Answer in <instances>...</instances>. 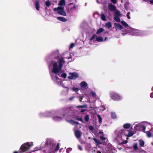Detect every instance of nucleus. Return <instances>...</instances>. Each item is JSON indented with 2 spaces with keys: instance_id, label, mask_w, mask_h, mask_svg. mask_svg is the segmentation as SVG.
Returning <instances> with one entry per match:
<instances>
[{
  "instance_id": "nucleus-29",
  "label": "nucleus",
  "mask_w": 153,
  "mask_h": 153,
  "mask_svg": "<svg viewBox=\"0 0 153 153\" xmlns=\"http://www.w3.org/2000/svg\"><path fill=\"white\" fill-rule=\"evenodd\" d=\"M111 117L113 119H115L117 117L116 114L114 112H112L111 113Z\"/></svg>"
},
{
  "instance_id": "nucleus-27",
  "label": "nucleus",
  "mask_w": 153,
  "mask_h": 153,
  "mask_svg": "<svg viewBox=\"0 0 153 153\" xmlns=\"http://www.w3.org/2000/svg\"><path fill=\"white\" fill-rule=\"evenodd\" d=\"M137 145V143H134L133 146V148H134V150L135 151H137L138 149Z\"/></svg>"
},
{
  "instance_id": "nucleus-3",
  "label": "nucleus",
  "mask_w": 153,
  "mask_h": 153,
  "mask_svg": "<svg viewBox=\"0 0 153 153\" xmlns=\"http://www.w3.org/2000/svg\"><path fill=\"white\" fill-rule=\"evenodd\" d=\"M49 149L48 150V153H55L59 148V144L58 143L56 148H54L53 141L52 139H48V146Z\"/></svg>"
},
{
  "instance_id": "nucleus-4",
  "label": "nucleus",
  "mask_w": 153,
  "mask_h": 153,
  "mask_svg": "<svg viewBox=\"0 0 153 153\" xmlns=\"http://www.w3.org/2000/svg\"><path fill=\"white\" fill-rule=\"evenodd\" d=\"M108 39V38L105 37L104 39L101 36H98L96 34L93 35L90 39V43L92 44L93 43H96L97 42H103Z\"/></svg>"
},
{
  "instance_id": "nucleus-8",
  "label": "nucleus",
  "mask_w": 153,
  "mask_h": 153,
  "mask_svg": "<svg viewBox=\"0 0 153 153\" xmlns=\"http://www.w3.org/2000/svg\"><path fill=\"white\" fill-rule=\"evenodd\" d=\"M53 10L57 11V13L60 15L65 16L66 15V13L64 11V7H59L57 8H54Z\"/></svg>"
},
{
  "instance_id": "nucleus-37",
  "label": "nucleus",
  "mask_w": 153,
  "mask_h": 153,
  "mask_svg": "<svg viewBox=\"0 0 153 153\" xmlns=\"http://www.w3.org/2000/svg\"><path fill=\"white\" fill-rule=\"evenodd\" d=\"M76 107L77 108H86L87 107V105H80L79 106H77Z\"/></svg>"
},
{
  "instance_id": "nucleus-21",
  "label": "nucleus",
  "mask_w": 153,
  "mask_h": 153,
  "mask_svg": "<svg viewBox=\"0 0 153 153\" xmlns=\"http://www.w3.org/2000/svg\"><path fill=\"white\" fill-rule=\"evenodd\" d=\"M104 30L102 28H100L98 29L97 32H96V34H99L100 33L102 32Z\"/></svg>"
},
{
  "instance_id": "nucleus-28",
  "label": "nucleus",
  "mask_w": 153,
  "mask_h": 153,
  "mask_svg": "<svg viewBox=\"0 0 153 153\" xmlns=\"http://www.w3.org/2000/svg\"><path fill=\"white\" fill-rule=\"evenodd\" d=\"M105 26L108 28H111L112 27L111 24L110 22H108L106 23L105 25Z\"/></svg>"
},
{
  "instance_id": "nucleus-44",
  "label": "nucleus",
  "mask_w": 153,
  "mask_h": 153,
  "mask_svg": "<svg viewBox=\"0 0 153 153\" xmlns=\"http://www.w3.org/2000/svg\"><path fill=\"white\" fill-rule=\"evenodd\" d=\"M74 43H71V44H70V48H73L74 46Z\"/></svg>"
},
{
  "instance_id": "nucleus-23",
  "label": "nucleus",
  "mask_w": 153,
  "mask_h": 153,
  "mask_svg": "<svg viewBox=\"0 0 153 153\" xmlns=\"http://www.w3.org/2000/svg\"><path fill=\"white\" fill-rule=\"evenodd\" d=\"M126 151L128 152L129 153L131 152H132V147H129L126 148L125 149Z\"/></svg>"
},
{
  "instance_id": "nucleus-40",
  "label": "nucleus",
  "mask_w": 153,
  "mask_h": 153,
  "mask_svg": "<svg viewBox=\"0 0 153 153\" xmlns=\"http://www.w3.org/2000/svg\"><path fill=\"white\" fill-rule=\"evenodd\" d=\"M61 76L64 78H65L66 77V74L65 73H62L61 75Z\"/></svg>"
},
{
  "instance_id": "nucleus-43",
  "label": "nucleus",
  "mask_w": 153,
  "mask_h": 153,
  "mask_svg": "<svg viewBox=\"0 0 153 153\" xmlns=\"http://www.w3.org/2000/svg\"><path fill=\"white\" fill-rule=\"evenodd\" d=\"M89 128L92 131H93L94 130V128L92 126H90L89 127Z\"/></svg>"
},
{
  "instance_id": "nucleus-58",
  "label": "nucleus",
  "mask_w": 153,
  "mask_h": 153,
  "mask_svg": "<svg viewBox=\"0 0 153 153\" xmlns=\"http://www.w3.org/2000/svg\"><path fill=\"white\" fill-rule=\"evenodd\" d=\"M97 153H101V152H100V151H97Z\"/></svg>"
},
{
  "instance_id": "nucleus-20",
  "label": "nucleus",
  "mask_w": 153,
  "mask_h": 153,
  "mask_svg": "<svg viewBox=\"0 0 153 153\" xmlns=\"http://www.w3.org/2000/svg\"><path fill=\"white\" fill-rule=\"evenodd\" d=\"M101 136H100V138L102 140H106V139L105 137L103 136V132L100 131L99 132Z\"/></svg>"
},
{
  "instance_id": "nucleus-13",
  "label": "nucleus",
  "mask_w": 153,
  "mask_h": 153,
  "mask_svg": "<svg viewBox=\"0 0 153 153\" xmlns=\"http://www.w3.org/2000/svg\"><path fill=\"white\" fill-rule=\"evenodd\" d=\"M75 134L76 137L79 139L81 136L82 133L79 130H76L75 131Z\"/></svg>"
},
{
  "instance_id": "nucleus-33",
  "label": "nucleus",
  "mask_w": 153,
  "mask_h": 153,
  "mask_svg": "<svg viewBox=\"0 0 153 153\" xmlns=\"http://www.w3.org/2000/svg\"><path fill=\"white\" fill-rule=\"evenodd\" d=\"M84 119L86 121H88L89 119V115H86L84 117Z\"/></svg>"
},
{
  "instance_id": "nucleus-39",
  "label": "nucleus",
  "mask_w": 153,
  "mask_h": 153,
  "mask_svg": "<svg viewBox=\"0 0 153 153\" xmlns=\"http://www.w3.org/2000/svg\"><path fill=\"white\" fill-rule=\"evenodd\" d=\"M69 111H68V115H71H71H72V116H73V115H71V114H70V113H71V111H72V110H69V108H67L66 109V111H69Z\"/></svg>"
},
{
  "instance_id": "nucleus-15",
  "label": "nucleus",
  "mask_w": 153,
  "mask_h": 153,
  "mask_svg": "<svg viewBox=\"0 0 153 153\" xmlns=\"http://www.w3.org/2000/svg\"><path fill=\"white\" fill-rule=\"evenodd\" d=\"M80 85L81 88H85L88 85V84L85 81L81 82L80 84Z\"/></svg>"
},
{
  "instance_id": "nucleus-2",
  "label": "nucleus",
  "mask_w": 153,
  "mask_h": 153,
  "mask_svg": "<svg viewBox=\"0 0 153 153\" xmlns=\"http://www.w3.org/2000/svg\"><path fill=\"white\" fill-rule=\"evenodd\" d=\"M56 59L58 63V65L57 62L54 63L53 65V73L59 75L62 73V68L65 61L63 57L58 56L56 57Z\"/></svg>"
},
{
  "instance_id": "nucleus-22",
  "label": "nucleus",
  "mask_w": 153,
  "mask_h": 153,
  "mask_svg": "<svg viewBox=\"0 0 153 153\" xmlns=\"http://www.w3.org/2000/svg\"><path fill=\"white\" fill-rule=\"evenodd\" d=\"M130 124L128 123L125 124L123 125V127L124 128L126 129L129 128L130 127Z\"/></svg>"
},
{
  "instance_id": "nucleus-60",
  "label": "nucleus",
  "mask_w": 153,
  "mask_h": 153,
  "mask_svg": "<svg viewBox=\"0 0 153 153\" xmlns=\"http://www.w3.org/2000/svg\"><path fill=\"white\" fill-rule=\"evenodd\" d=\"M13 153H18V152L17 151H15Z\"/></svg>"
},
{
  "instance_id": "nucleus-34",
  "label": "nucleus",
  "mask_w": 153,
  "mask_h": 153,
  "mask_svg": "<svg viewBox=\"0 0 153 153\" xmlns=\"http://www.w3.org/2000/svg\"><path fill=\"white\" fill-rule=\"evenodd\" d=\"M121 24L125 26H128V24L124 21H121Z\"/></svg>"
},
{
  "instance_id": "nucleus-56",
  "label": "nucleus",
  "mask_w": 153,
  "mask_h": 153,
  "mask_svg": "<svg viewBox=\"0 0 153 153\" xmlns=\"http://www.w3.org/2000/svg\"><path fill=\"white\" fill-rule=\"evenodd\" d=\"M86 110L85 109H82L81 110V112H84Z\"/></svg>"
},
{
  "instance_id": "nucleus-16",
  "label": "nucleus",
  "mask_w": 153,
  "mask_h": 153,
  "mask_svg": "<svg viewBox=\"0 0 153 153\" xmlns=\"http://www.w3.org/2000/svg\"><path fill=\"white\" fill-rule=\"evenodd\" d=\"M108 8L111 11H114L116 9V7L112 4H109L108 6Z\"/></svg>"
},
{
  "instance_id": "nucleus-9",
  "label": "nucleus",
  "mask_w": 153,
  "mask_h": 153,
  "mask_svg": "<svg viewBox=\"0 0 153 153\" xmlns=\"http://www.w3.org/2000/svg\"><path fill=\"white\" fill-rule=\"evenodd\" d=\"M132 35L138 36L142 34V32L140 30L135 29L133 30L131 32Z\"/></svg>"
},
{
  "instance_id": "nucleus-36",
  "label": "nucleus",
  "mask_w": 153,
  "mask_h": 153,
  "mask_svg": "<svg viewBox=\"0 0 153 153\" xmlns=\"http://www.w3.org/2000/svg\"><path fill=\"white\" fill-rule=\"evenodd\" d=\"M147 137H150L152 136V134L149 131H147L146 133Z\"/></svg>"
},
{
  "instance_id": "nucleus-52",
  "label": "nucleus",
  "mask_w": 153,
  "mask_h": 153,
  "mask_svg": "<svg viewBox=\"0 0 153 153\" xmlns=\"http://www.w3.org/2000/svg\"><path fill=\"white\" fill-rule=\"evenodd\" d=\"M68 59L69 60V62H71L72 61L71 58V57L68 58Z\"/></svg>"
},
{
  "instance_id": "nucleus-61",
  "label": "nucleus",
  "mask_w": 153,
  "mask_h": 153,
  "mask_svg": "<svg viewBox=\"0 0 153 153\" xmlns=\"http://www.w3.org/2000/svg\"><path fill=\"white\" fill-rule=\"evenodd\" d=\"M62 149H59V152H61V151Z\"/></svg>"
},
{
  "instance_id": "nucleus-38",
  "label": "nucleus",
  "mask_w": 153,
  "mask_h": 153,
  "mask_svg": "<svg viewBox=\"0 0 153 153\" xmlns=\"http://www.w3.org/2000/svg\"><path fill=\"white\" fill-rule=\"evenodd\" d=\"M72 90H73V91H74L75 92H77L79 91V88H76L74 87L72 88Z\"/></svg>"
},
{
  "instance_id": "nucleus-57",
  "label": "nucleus",
  "mask_w": 153,
  "mask_h": 153,
  "mask_svg": "<svg viewBox=\"0 0 153 153\" xmlns=\"http://www.w3.org/2000/svg\"><path fill=\"white\" fill-rule=\"evenodd\" d=\"M48 6H49L51 5V3L50 2L48 1Z\"/></svg>"
},
{
  "instance_id": "nucleus-42",
  "label": "nucleus",
  "mask_w": 153,
  "mask_h": 153,
  "mask_svg": "<svg viewBox=\"0 0 153 153\" xmlns=\"http://www.w3.org/2000/svg\"><path fill=\"white\" fill-rule=\"evenodd\" d=\"M130 14V12H128L127 13V15H126L127 18L129 19H130L131 18V17H130V16H129Z\"/></svg>"
},
{
  "instance_id": "nucleus-45",
  "label": "nucleus",
  "mask_w": 153,
  "mask_h": 153,
  "mask_svg": "<svg viewBox=\"0 0 153 153\" xmlns=\"http://www.w3.org/2000/svg\"><path fill=\"white\" fill-rule=\"evenodd\" d=\"M127 142H128V141L127 140H125L124 141H123V142H121V143L122 144H126L127 143Z\"/></svg>"
},
{
  "instance_id": "nucleus-6",
  "label": "nucleus",
  "mask_w": 153,
  "mask_h": 153,
  "mask_svg": "<svg viewBox=\"0 0 153 153\" xmlns=\"http://www.w3.org/2000/svg\"><path fill=\"white\" fill-rule=\"evenodd\" d=\"M110 97L112 99L116 101H120L123 99V97L122 95L114 92H110Z\"/></svg>"
},
{
  "instance_id": "nucleus-32",
  "label": "nucleus",
  "mask_w": 153,
  "mask_h": 153,
  "mask_svg": "<svg viewBox=\"0 0 153 153\" xmlns=\"http://www.w3.org/2000/svg\"><path fill=\"white\" fill-rule=\"evenodd\" d=\"M90 93L93 97L95 98V99H97L96 95L95 92L93 91H91Z\"/></svg>"
},
{
  "instance_id": "nucleus-53",
  "label": "nucleus",
  "mask_w": 153,
  "mask_h": 153,
  "mask_svg": "<svg viewBox=\"0 0 153 153\" xmlns=\"http://www.w3.org/2000/svg\"><path fill=\"white\" fill-rule=\"evenodd\" d=\"M45 4L47 7H48V1H46L45 2Z\"/></svg>"
},
{
  "instance_id": "nucleus-51",
  "label": "nucleus",
  "mask_w": 153,
  "mask_h": 153,
  "mask_svg": "<svg viewBox=\"0 0 153 153\" xmlns=\"http://www.w3.org/2000/svg\"><path fill=\"white\" fill-rule=\"evenodd\" d=\"M74 97H70V98L69 99V100H72L73 99H74Z\"/></svg>"
},
{
  "instance_id": "nucleus-19",
  "label": "nucleus",
  "mask_w": 153,
  "mask_h": 153,
  "mask_svg": "<svg viewBox=\"0 0 153 153\" xmlns=\"http://www.w3.org/2000/svg\"><path fill=\"white\" fill-rule=\"evenodd\" d=\"M114 25L118 29L120 30L123 29L122 26L119 24L115 23Z\"/></svg>"
},
{
  "instance_id": "nucleus-14",
  "label": "nucleus",
  "mask_w": 153,
  "mask_h": 153,
  "mask_svg": "<svg viewBox=\"0 0 153 153\" xmlns=\"http://www.w3.org/2000/svg\"><path fill=\"white\" fill-rule=\"evenodd\" d=\"M34 5L36 9L37 10L39 11L40 9V4L38 0H36L35 1Z\"/></svg>"
},
{
  "instance_id": "nucleus-41",
  "label": "nucleus",
  "mask_w": 153,
  "mask_h": 153,
  "mask_svg": "<svg viewBox=\"0 0 153 153\" xmlns=\"http://www.w3.org/2000/svg\"><path fill=\"white\" fill-rule=\"evenodd\" d=\"M72 150V149L71 148H69L67 149L66 150V152L67 153H69Z\"/></svg>"
},
{
  "instance_id": "nucleus-31",
  "label": "nucleus",
  "mask_w": 153,
  "mask_h": 153,
  "mask_svg": "<svg viewBox=\"0 0 153 153\" xmlns=\"http://www.w3.org/2000/svg\"><path fill=\"white\" fill-rule=\"evenodd\" d=\"M93 140H94L95 142L96 143L97 145H99L101 144L100 142L97 140L95 138H93Z\"/></svg>"
},
{
  "instance_id": "nucleus-26",
  "label": "nucleus",
  "mask_w": 153,
  "mask_h": 153,
  "mask_svg": "<svg viewBox=\"0 0 153 153\" xmlns=\"http://www.w3.org/2000/svg\"><path fill=\"white\" fill-rule=\"evenodd\" d=\"M121 14L120 13V12L118 10L116 11L114 14V16H118L119 17L121 16Z\"/></svg>"
},
{
  "instance_id": "nucleus-35",
  "label": "nucleus",
  "mask_w": 153,
  "mask_h": 153,
  "mask_svg": "<svg viewBox=\"0 0 153 153\" xmlns=\"http://www.w3.org/2000/svg\"><path fill=\"white\" fill-rule=\"evenodd\" d=\"M98 117L99 120V122L100 123H101L102 122V119L101 118L100 115H98Z\"/></svg>"
},
{
  "instance_id": "nucleus-17",
  "label": "nucleus",
  "mask_w": 153,
  "mask_h": 153,
  "mask_svg": "<svg viewBox=\"0 0 153 153\" xmlns=\"http://www.w3.org/2000/svg\"><path fill=\"white\" fill-rule=\"evenodd\" d=\"M59 7H64L65 5V1L64 0H60L59 1Z\"/></svg>"
},
{
  "instance_id": "nucleus-10",
  "label": "nucleus",
  "mask_w": 153,
  "mask_h": 153,
  "mask_svg": "<svg viewBox=\"0 0 153 153\" xmlns=\"http://www.w3.org/2000/svg\"><path fill=\"white\" fill-rule=\"evenodd\" d=\"M70 75V76H69L68 78L71 79H75L79 76L78 74L76 73H71Z\"/></svg>"
},
{
  "instance_id": "nucleus-62",
  "label": "nucleus",
  "mask_w": 153,
  "mask_h": 153,
  "mask_svg": "<svg viewBox=\"0 0 153 153\" xmlns=\"http://www.w3.org/2000/svg\"><path fill=\"white\" fill-rule=\"evenodd\" d=\"M56 52L57 53H59V51L58 50H57Z\"/></svg>"
},
{
  "instance_id": "nucleus-49",
  "label": "nucleus",
  "mask_w": 153,
  "mask_h": 153,
  "mask_svg": "<svg viewBox=\"0 0 153 153\" xmlns=\"http://www.w3.org/2000/svg\"><path fill=\"white\" fill-rule=\"evenodd\" d=\"M78 147L79 149V150H82V147L78 145Z\"/></svg>"
},
{
  "instance_id": "nucleus-46",
  "label": "nucleus",
  "mask_w": 153,
  "mask_h": 153,
  "mask_svg": "<svg viewBox=\"0 0 153 153\" xmlns=\"http://www.w3.org/2000/svg\"><path fill=\"white\" fill-rule=\"evenodd\" d=\"M97 149L96 148V147H94V148H93V149H92V152H93V151L94 152H96L97 151Z\"/></svg>"
},
{
  "instance_id": "nucleus-1",
  "label": "nucleus",
  "mask_w": 153,
  "mask_h": 153,
  "mask_svg": "<svg viewBox=\"0 0 153 153\" xmlns=\"http://www.w3.org/2000/svg\"><path fill=\"white\" fill-rule=\"evenodd\" d=\"M134 134L133 131H129L125 129H118L115 132L114 137L115 140L118 142L123 140L124 137H130Z\"/></svg>"
},
{
  "instance_id": "nucleus-25",
  "label": "nucleus",
  "mask_w": 153,
  "mask_h": 153,
  "mask_svg": "<svg viewBox=\"0 0 153 153\" xmlns=\"http://www.w3.org/2000/svg\"><path fill=\"white\" fill-rule=\"evenodd\" d=\"M114 20L117 22H119L120 21V17L114 16Z\"/></svg>"
},
{
  "instance_id": "nucleus-5",
  "label": "nucleus",
  "mask_w": 153,
  "mask_h": 153,
  "mask_svg": "<svg viewBox=\"0 0 153 153\" xmlns=\"http://www.w3.org/2000/svg\"><path fill=\"white\" fill-rule=\"evenodd\" d=\"M58 114L60 116H55L53 117V119L54 120L56 121H59L61 120L63 118H65L66 120L69 122L70 123L72 124H76L77 125L79 123L77 122L74 121L73 120H68L66 118V116L65 115H62L60 112H58Z\"/></svg>"
},
{
  "instance_id": "nucleus-11",
  "label": "nucleus",
  "mask_w": 153,
  "mask_h": 153,
  "mask_svg": "<svg viewBox=\"0 0 153 153\" xmlns=\"http://www.w3.org/2000/svg\"><path fill=\"white\" fill-rule=\"evenodd\" d=\"M76 8V6L74 5L73 3L69 4L68 7V10L69 11H71Z\"/></svg>"
},
{
  "instance_id": "nucleus-59",
  "label": "nucleus",
  "mask_w": 153,
  "mask_h": 153,
  "mask_svg": "<svg viewBox=\"0 0 153 153\" xmlns=\"http://www.w3.org/2000/svg\"><path fill=\"white\" fill-rule=\"evenodd\" d=\"M46 144H48V141L46 140Z\"/></svg>"
},
{
  "instance_id": "nucleus-64",
  "label": "nucleus",
  "mask_w": 153,
  "mask_h": 153,
  "mask_svg": "<svg viewBox=\"0 0 153 153\" xmlns=\"http://www.w3.org/2000/svg\"><path fill=\"white\" fill-rule=\"evenodd\" d=\"M82 100V99H81V100H80V102H81V101Z\"/></svg>"
},
{
  "instance_id": "nucleus-55",
  "label": "nucleus",
  "mask_w": 153,
  "mask_h": 153,
  "mask_svg": "<svg viewBox=\"0 0 153 153\" xmlns=\"http://www.w3.org/2000/svg\"><path fill=\"white\" fill-rule=\"evenodd\" d=\"M79 120H80V121L82 122V118H79Z\"/></svg>"
},
{
  "instance_id": "nucleus-48",
  "label": "nucleus",
  "mask_w": 153,
  "mask_h": 153,
  "mask_svg": "<svg viewBox=\"0 0 153 153\" xmlns=\"http://www.w3.org/2000/svg\"><path fill=\"white\" fill-rule=\"evenodd\" d=\"M62 86L63 87L65 88L66 90L67 91H68L69 89H68V88L67 87H64L63 85H62Z\"/></svg>"
},
{
  "instance_id": "nucleus-30",
  "label": "nucleus",
  "mask_w": 153,
  "mask_h": 153,
  "mask_svg": "<svg viewBox=\"0 0 153 153\" xmlns=\"http://www.w3.org/2000/svg\"><path fill=\"white\" fill-rule=\"evenodd\" d=\"M101 19L104 21H106V17L104 14H101Z\"/></svg>"
},
{
  "instance_id": "nucleus-47",
  "label": "nucleus",
  "mask_w": 153,
  "mask_h": 153,
  "mask_svg": "<svg viewBox=\"0 0 153 153\" xmlns=\"http://www.w3.org/2000/svg\"><path fill=\"white\" fill-rule=\"evenodd\" d=\"M97 2L98 3H100L102 2V0H97Z\"/></svg>"
},
{
  "instance_id": "nucleus-12",
  "label": "nucleus",
  "mask_w": 153,
  "mask_h": 153,
  "mask_svg": "<svg viewBox=\"0 0 153 153\" xmlns=\"http://www.w3.org/2000/svg\"><path fill=\"white\" fill-rule=\"evenodd\" d=\"M141 127L143 128V131L145 132L146 128V127L145 126H142L140 124H138L135 125L134 126V128L136 130L139 129Z\"/></svg>"
},
{
  "instance_id": "nucleus-7",
  "label": "nucleus",
  "mask_w": 153,
  "mask_h": 153,
  "mask_svg": "<svg viewBox=\"0 0 153 153\" xmlns=\"http://www.w3.org/2000/svg\"><path fill=\"white\" fill-rule=\"evenodd\" d=\"M31 146V144L29 142H27L23 144L20 148V152L23 153L27 151L29 149Z\"/></svg>"
},
{
  "instance_id": "nucleus-54",
  "label": "nucleus",
  "mask_w": 153,
  "mask_h": 153,
  "mask_svg": "<svg viewBox=\"0 0 153 153\" xmlns=\"http://www.w3.org/2000/svg\"><path fill=\"white\" fill-rule=\"evenodd\" d=\"M150 2L151 4H153V0H150Z\"/></svg>"
},
{
  "instance_id": "nucleus-50",
  "label": "nucleus",
  "mask_w": 153,
  "mask_h": 153,
  "mask_svg": "<svg viewBox=\"0 0 153 153\" xmlns=\"http://www.w3.org/2000/svg\"><path fill=\"white\" fill-rule=\"evenodd\" d=\"M150 97L151 98H153V93H152L150 94Z\"/></svg>"
},
{
  "instance_id": "nucleus-24",
  "label": "nucleus",
  "mask_w": 153,
  "mask_h": 153,
  "mask_svg": "<svg viewBox=\"0 0 153 153\" xmlns=\"http://www.w3.org/2000/svg\"><path fill=\"white\" fill-rule=\"evenodd\" d=\"M139 144L140 145V147H143L144 146V141L142 140H139Z\"/></svg>"
},
{
  "instance_id": "nucleus-63",
  "label": "nucleus",
  "mask_w": 153,
  "mask_h": 153,
  "mask_svg": "<svg viewBox=\"0 0 153 153\" xmlns=\"http://www.w3.org/2000/svg\"><path fill=\"white\" fill-rule=\"evenodd\" d=\"M152 91H153V86L152 88Z\"/></svg>"
},
{
  "instance_id": "nucleus-18",
  "label": "nucleus",
  "mask_w": 153,
  "mask_h": 153,
  "mask_svg": "<svg viewBox=\"0 0 153 153\" xmlns=\"http://www.w3.org/2000/svg\"><path fill=\"white\" fill-rule=\"evenodd\" d=\"M56 18L58 20L62 22H65L67 21L65 18L62 17H57Z\"/></svg>"
}]
</instances>
